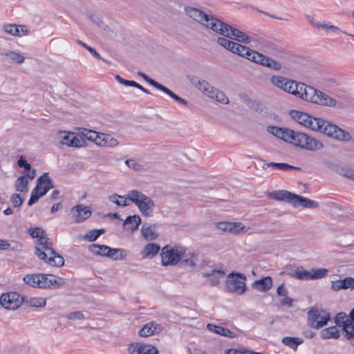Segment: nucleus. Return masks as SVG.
I'll list each match as a JSON object with an SVG mask.
<instances>
[{"label": "nucleus", "mask_w": 354, "mask_h": 354, "mask_svg": "<svg viewBox=\"0 0 354 354\" xmlns=\"http://www.w3.org/2000/svg\"><path fill=\"white\" fill-rule=\"evenodd\" d=\"M289 114L292 119L305 127L319 131L338 141L348 142L352 140V136L348 132L329 121L320 118H315L306 113L297 110H291Z\"/></svg>", "instance_id": "1"}, {"label": "nucleus", "mask_w": 354, "mask_h": 354, "mask_svg": "<svg viewBox=\"0 0 354 354\" xmlns=\"http://www.w3.org/2000/svg\"><path fill=\"white\" fill-rule=\"evenodd\" d=\"M28 233L37 238L35 255L50 266L60 267L64 263V258L53 248V243L46 232L41 227H30Z\"/></svg>", "instance_id": "2"}, {"label": "nucleus", "mask_w": 354, "mask_h": 354, "mask_svg": "<svg viewBox=\"0 0 354 354\" xmlns=\"http://www.w3.org/2000/svg\"><path fill=\"white\" fill-rule=\"evenodd\" d=\"M298 91L299 95L296 97L320 106L334 107L338 104L326 93L304 83H299Z\"/></svg>", "instance_id": "3"}, {"label": "nucleus", "mask_w": 354, "mask_h": 354, "mask_svg": "<svg viewBox=\"0 0 354 354\" xmlns=\"http://www.w3.org/2000/svg\"><path fill=\"white\" fill-rule=\"evenodd\" d=\"M128 199L134 203L143 216H152L155 203L153 201L138 190H131L128 192Z\"/></svg>", "instance_id": "4"}, {"label": "nucleus", "mask_w": 354, "mask_h": 354, "mask_svg": "<svg viewBox=\"0 0 354 354\" xmlns=\"http://www.w3.org/2000/svg\"><path fill=\"white\" fill-rule=\"evenodd\" d=\"M185 252L186 248L183 246L171 247L167 245L162 248V264L165 266L176 265Z\"/></svg>", "instance_id": "5"}, {"label": "nucleus", "mask_w": 354, "mask_h": 354, "mask_svg": "<svg viewBox=\"0 0 354 354\" xmlns=\"http://www.w3.org/2000/svg\"><path fill=\"white\" fill-rule=\"evenodd\" d=\"M54 185L53 181L48 176V173L43 174L37 180L36 187L31 192L30 198L28 201V205H32L37 203L39 198L44 196Z\"/></svg>", "instance_id": "6"}, {"label": "nucleus", "mask_w": 354, "mask_h": 354, "mask_svg": "<svg viewBox=\"0 0 354 354\" xmlns=\"http://www.w3.org/2000/svg\"><path fill=\"white\" fill-rule=\"evenodd\" d=\"M246 277L243 273L232 272L227 276L225 281L226 291L238 295L243 294L246 290Z\"/></svg>", "instance_id": "7"}, {"label": "nucleus", "mask_w": 354, "mask_h": 354, "mask_svg": "<svg viewBox=\"0 0 354 354\" xmlns=\"http://www.w3.org/2000/svg\"><path fill=\"white\" fill-rule=\"evenodd\" d=\"M291 144L310 151H317L323 148V144L318 140L304 133L297 131H295V135L292 138Z\"/></svg>", "instance_id": "8"}, {"label": "nucleus", "mask_w": 354, "mask_h": 354, "mask_svg": "<svg viewBox=\"0 0 354 354\" xmlns=\"http://www.w3.org/2000/svg\"><path fill=\"white\" fill-rule=\"evenodd\" d=\"M328 274V270L326 268H317L306 270L303 267H298L291 277L299 280H315L322 279Z\"/></svg>", "instance_id": "9"}, {"label": "nucleus", "mask_w": 354, "mask_h": 354, "mask_svg": "<svg viewBox=\"0 0 354 354\" xmlns=\"http://www.w3.org/2000/svg\"><path fill=\"white\" fill-rule=\"evenodd\" d=\"M270 81L274 86L288 93L295 96L299 95L298 91L299 83L294 80L282 76H272Z\"/></svg>", "instance_id": "10"}, {"label": "nucleus", "mask_w": 354, "mask_h": 354, "mask_svg": "<svg viewBox=\"0 0 354 354\" xmlns=\"http://www.w3.org/2000/svg\"><path fill=\"white\" fill-rule=\"evenodd\" d=\"M308 321L313 328H319L327 324L330 314L324 310L312 308L308 311Z\"/></svg>", "instance_id": "11"}, {"label": "nucleus", "mask_w": 354, "mask_h": 354, "mask_svg": "<svg viewBox=\"0 0 354 354\" xmlns=\"http://www.w3.org/2000/svg\"><path fill=\"white\" fill-rule=\"evenodd\" d=\"M24 301V299L23 297L17 292L3 293L0 297V304L6 309L15 310L18 308Z\"/></svg>", "instance_id": "12"}, {"label": "nucleus", "mask_w": 354, "mask_h": 354, "mask_svg": "<svg viewBox=\"0 0 354 354\" xmlns=\"http://www.w3.org/2000/svg\"><path fill=\"white\" fill-rule=\"evenodd\" d=\"M203 26L224 37L227 36V32L231 28L230 25L209 15Z\"/></svg>", "instance_id": "13"}, {"label": "nucleus", "mask_w": 354, "mask_h": 354, "mask_svg": "<svg viewBox=\"0 0 354 354\" xmlns=\"http://www.w3.org/2000/svg\"><path fill=\"white\" fill-rule=\"evenodd\" d=\"M242 102L250 109L255 111L262 115H268L269 114L268 109L259 100H252L248 98L246 95H240Z\"/></svg>", "instance_id": "14"}, {"label": "nucleus", "mask_w": 354, "mask_h": 354, "mask_svg": "<svg viewBox=\"0 0 354 354\" xmlns=\"http://www.w3.org/2000/svg\"><path fill=\"white\" fill-rule=\"evenodd\" d=\"M24 281L33 288H44V287L46 286L45 283H46V274H26L23 278Z\"/></svg>", "instance_id": "15"}, {"label": "nucleus", "mask_w": 354, "mask_h": 354, "mask_svg": "<svg viewBox=\"0 0 354 354\" xmlns=\"http://www.w3.org/2000/svg\"><path fill=\"white\" fill-rule=\"evenodd\" d=\"M76 223H82L91 217L92 213L88 207L77 205L71 209Z\"/></svg>", "instance_id": "16"}, {"label": "nucleus", "mask_w": 354, "mask_h": 354, "mask_svg": "<svg viewBox=\"0 0 354 354\" xmlns=\"http://www.w3.org/2000/svg\"><path fill=\"white\" fill-rule=\"evenodd\" d=\"M330 288L335 292L347 289L353 290L354 289V278L346 277L344 279L331 281Z\"/></svg>", "instance_id": "17"}, {"label": "nucleus", "mask_w": 354, "mask_h": 354, "mask_svg": "<svg viewBox=\"0 0 354 354\" xmlns=\"http://www.w3.org/2000/svg\"><path fill=\"white\" fill-rule=\"evenodd\" d=\"M185 12L187 15L202 25H204L205 22L207 21V19L209 16V15L202 10L191 6H185Z\"/></svg>", "instance_id": "18"}, {"label": "nucleus", "mask_w": 354, "mask_h": 354, "mask_svg": "<svg viewBox=\"0 0 354 354\" xmlns=\"http://www.w3.org/2000/svg\"><path fill=\"white\" fill-rule=\"evenodd\" d=\"M292 205L295 207L301 206L304 208H317L319 203L315 201L295 194Z\"/></svg>", "instance_id": "19"}, {"label": "nucleus", "mask_w": 354, "mask_h": 354, "mask_svg": "<svg viewBox=\"0 0 354 354\" xmlns=\"http://www.w3.org/2000/svg\"><path fill=\"white\" fill-rule=\"evenodd\" d=\"M227 36L225 37L230 38L238 41L239 42L249 44L251 41V38L241 30L235 28L231 26V28L227 32Z\"/></svg>", "instance_id": "20"}, {"label": "nucleus", "mask_w": 354, "mask_h": 354, "mask_svg": "<svg viewBox=\"0 0 354 354\" xmlns=\"http://www.w3.org/2000/svg\"><path fill=\"white\" fill-rule=\"evenodd\" d=\"M203 275L205 278L207 279L211 286H215L218 285L220 280L225 277L226 272L223 270L214 269L210 272H204Z\"/></svg>", "instance_id": "21"}, {"label": "nucleus", "mask_w": 354, "mask_h": 354, "mask_svg": "<svg viewBox=\"0 0 354 354\" xmlns=\"http://www.w3.org/2000/svg\"><path fill=\"white\" fill-rule=\"evenodd\" d=\"M216 227L218 229L225 231L230 232L233 233H239L241 231H243L245 226L241 223H232V222H218L216 224Z\"/></svg>", "instance_id": "22"}, {"label": "nucleus", "mask_w": 354, "mask_h": 354, "mask_svg": "<svg viewBox=\"0 0 354 354\" xmlns=\"http://www.w3.org/2000/svg\"><path fill=\"white\" fill-rule=\"evenodd\" d=\"M141 234L147 241H153L158 238L157 226L156 224L144 223L141 228Z\"/></svg>", "instance_id": "23"}, {"label": "nucleus", "mask_w": 354, "mask_h": 354, "mask_svg": "<svg viewBox=\"0 0 354 354\" xmlns=\"http://www.w3.org/2000/svg\"><path fill=\"white\" fill-rule=\"evenodd\" d=\"M294 195L295 194H292L288 191L279 190L270 192L269 196L272 199L279 201H286L292 205Z\"/></svg>", "instance_id": "24"}, {"label": "nucleus", "mask_w": 354, "mask_h": 354, "mask_svg": "<svg viewBox=\"0 0 354 354\" xmlns=\"http://www.w3.org/2000/svg\"><path fill=\"white\" fill-rule=\"evenodd\" d=\"M3 30L11 35L18 37H21L28 33L27 28L24 25L6 24L3 26Z\"/></svg>", "instance_id": "25"}, {"label": "nucleus", "mask_w": 354, "mask_h": 354, "mask_svg": "<svg viewBox=\"0 0 354 354\" xmlns=\"http://www.w3.org/2000/svg\"><path fill=\"white\" fill-rule=\"evenodd\" d=\"M162 329L161 325L156 324L153 322L145 325L139 331V335L142 337H148L154 333H159Z\"/></svg>", "instance_id": "26"}, {"label": "nucleus", "mask_w": 354, "mask_h": 354, "mask_svg": "<svg viewBox=\"0 0 354 354\" xmlns=\"http://www.w3.org/2000/svg\"><path fill=\"white\" fill-rule=\"evenodd\" d=\"M252 286L259 291L266 292L272 286V279L270 277H263L254 281Z\"/></svg>", "instance_id": "27"}, {"label": "nucleus", "mask_w": 354, "mask_h": 354, "mask_svg": "<svg viewBox=\"0 0 354 354\" xmlns=\"http://www.w3.org/2000/svg\"><path fill=\"white\" fill-rule=\"evenodd\" d=\"M141 223V218L138 215L129 216L124 221V227L126 230L134 232L138 229Z\"/></svg>", "instance_id": "28"}, {"label": "nucleus", "mask_w": 354, "mask_h": 354, "mask_svg": "<svg viewBox=\"0 0 354 354\" xmlns=\"http://www.w3.org/2000/svg\"><path fill=\"white\" fill-rule=\"evenodd\" d=\"M207 328L209 331L214 332L216 334L228 337L230 338H234L236 337V335L234 332L231 331L230 329L227 328H224L221 326H217L212 324H208L207 325Z\"/></svg>", "instance_id": "29"}, {"label": "nucleus", "mask_w": 354, "mask_h": 354, "mask_svg": "<svg viewBox=\"0 0 354 354\" xmlns=\"http://www.w3.org/2000/svg\"><path fill=\"white\" fill-rule=\"evenodd\" d=\"M46 286L44 288H59L65 283V281L63 278L59 277H55L53 275L46 274Z\"/></svg>", "instance_id": "30"}, {"label": "nucleus", "mask_w": 354, "mask_h": 354, "mask_svg": "<svg viewBox=\"0 0 354 354\" xmlns=\"http://www.w3.org/2000/svg\"><path fill=\"white\" fill-rule=\"evenodd\" d=\"M109 250V252L106 254V257L115 261L124 259L127 254L124 249L110 248Z\"/></svg>", "instance_id": "31"}, {"label": "nucleus", "mask_w": 354, "mask_h": 354, "mask_svg": "<svg viewBox=\"0 0 354 354\" xmlns=\"http://www.w3.org/2000/svg\"><path fill=\"white\" fill-rule=\"evenodd\" d=\"M160 247L153 243H147L143 250L144 257L152 258L155 257L160 251Z\"/></svg>", "instance_id": "32"}, {"label": "nucleus", "mask_w": 354, "mask_h": 354, "mask_svg": "<svg viewBox=\"0 0 354 354\" xmlns=\"http://www.w3.org/2000/svg\"><path fill=\"white\" fill-rule=\"evenodd\" d=\"M261 65L274 71H280L282 68V65L280 62L266 55H264Z\"/></svg>", "instance_id": "33"}, {"label": "nucleus", "mask_w": 354, "mask_h": 354, "mask_svg": "<svg viewBox=\"0 0 354 354\" xmlns=\"http://www.w3.org/2000/svg\"><path fill=\"white\" fill-rule=\"evenodd\" d=\"M88 249L95 255L106 257L110 248L105 245L91 244L89 245Z\"/></svg>", "instance_id": "34"}, {"label": "nucleus", "mask_w": 354, "mask_h": 354, "mask_svg": "<svg viewBox=\"0 0 354 354\" xmlns=\"http://www.w3.org/2000/svg\"><path fill=\"white\" fill-rule=\"evenodd\" d=\"M320 335L323 339H337L339 337V332L336 326H330L323 329Z\"/></svg>", "instance_id": "35"}, {"label": "nucleus", "mask_w": 354, "mask_h": 354, "mask_svg": "<svg viewBox=\"0 0 354 354\" xmlns=\"http://www.w3.org/2000/svg\"><path fill=\"white\" fill-rule=\"evenodd\" d=\"M248 51L245 55L244 57L258 64H261L263 58L265 55L260 53L257 51L253 50L248 48Z\"/></svg>", "instance_id": "36"}, {"label": "nucleus", "mask_w": 354, "mask_h": 354, "mask_svg": "<svg viewBox=\"0 0 354 354\" xmlns=\"http://www.w3.org/2000/svg\"><path fill=\"white\" fill-rule=\"evenodd\" d=\"M304 340L299 337H285L282 339V343L290 348L296 350L299 345L303 343Z\"/></svg>", "instance_id": "37"}, {"label": "nucleus", "mask_w": 354, "mask_h": 354, "mask_svg": "<svg viewBox=\"0 0 354 354\" xmlns=\"http://www.w3.org/2000/svg\"><path fill=\"white\" fill-rule=\"evenodd\" d=\"M278 138H280L287 142L291 143L295 131L289 129L281 128V129L277 130Z\"/></svg>", "instance_id": "38"}, {"label": "nucleus", "mask_w": 354, "mask_h": 354, "mask_svg": "<svg viewBox=\"0 0 354 354\" xmlns=\"http://www.w3.org/2000/svg\"><path fill=\"white\" fill-rule=\"evenodd\" d=\"M109 200L118 206L126 207L129 205V203L127 201V200H129L128 195L126 197L125 196L114 194L109 196Z\"/></svg>", "instance_id": "39"}, {"label": "nucleus", "mask_w": 354, "mask_h": 354, "mask_svg": "<svg viewBox=\"0 0 354 354\" xmlns=\"http://www.w3.org/2000/svg\"><path fill=\"white\" fill-rule=\"evenodd\" d=\"M28 184L27 176H21L15 181V189L17 192H26L28 190Z\"/></svg>", "instance_id": "40"}, {"label": "nucleus", "mask_w": 354, "mask_h": 354, "mask_svg": "<svg viewBox=\"0 0 354 354\" xmlns=\"http://www.w3.org/2000/svg\"><path fill=\"white\" fill-rule=\"evenodd\" d=\"M187 80L192 85L202 91V88L204 86H209V83L205 80H200L198 77L194 75H187Z\"/></svg>", "instance_id": "41"}, {"label": "nucleus", "mask_w": 354, "mask_h": 354, "mask_svg": "<svg viewBox=\"0 0 354 354\" xmlns=\"http://www.w3.org/2000/svg\"><path fill=\"white\" fill-rule=\"evenodd\" d=\"M1 55L7 57L8 59L15 62L17 64H22L25 59L23 55L15 51H8L6 53H2Z\"/></svg>", "instance_id": "42"}, {"label": "nucleus", "mask_w": 354, "mask_h": 354, "mask_svg": "<svg viewBox=\"0 0 354 354\" xmlns=\"http://www.w3.org/2000/svg\"><path fill=\"white\" fill-rule=\"evenodd\" d=\"M26 303L31 307H44L46 304V299L44 297H31L26 301Z\"/></svg>", "instance_id": "43"}, {"label": "nucleus", "mask_w": 354, "mask_h": 354, "mask_svg": "<svg viewBox=\"0 0 354 354\" xmlns=\"http://www.w3.org/2000/svg\"><path fill=\"white\" fill-rule=\"evenodd\" d=\"M161 91L164 92L165 93L167 94L169 96H170L172 99H174L175 101H176L178 103L182 104V105H187L188 102L183 99L182 97H179L176 94H175L172 91L169 89L165 86H162L160 88Z\"/></svg>", "instance_id": "44"}, {"label": "nucleus", "mask_w": 354, "mask_h": 354, "mask_svg": "<svg viewBox=\"0 0 354 354\" xmlns=\"http://www.w3.org/2000/svg\"><path fill=\"white\" fill-rule=\"evenodd\" d=\"M105 232L104 229L92 230L88 231L84 236V239L90 242L95 241L97 238L103 234Z\"/></svg>", "instance_id": "45"}, {"label": "nucleus", "mask_w": 354, "mask_h": 354, "mask_svg": "<svg viewBox=\"0 0 354 354\" xmlns=\"http://www.w3.org/2000/svg\"><path fill=\"white\" fill-rule=\"evenodd\" d=\"M315 28H324L326 30L331 31L335 34H339V33L343 32V31L340 28L332 25L330 22L324 23V24H322V23L316 24ZM344 33L346 34L345 32H344Z\"/></svg>", "instance_id": "46"}, {"label": "nucleus", "mask_w": 354, "mask_h": 354, "mask_svg": "<svg viewBox=\"0 0 354 354\" xmlns=\"http://www.w3.org/2000/svg\"><path fill=\"white\" fill-rule=\"evenodd\" d=\"M335 322L337 326L342 327V328H343L344 325L351 322V321L349 320L348 316L345 313L341 312L337 314L335 319Z\"/></svg>", "instance_id": "47"}, {"label": "nucleus", "mask_w": 354, "mask_h": 354, "mask_svg": "<svg viewBox=\"0 0 354 354\" xmlns=\"http://www.w3.org/2000/svg\"><path fill=\"white\" fill-rule=\"evenodd\" d=\"M231 52L244 57V56L247 53V52H249V51H248V47H246V46L241 45L239 43L234 42V45H233V48H232Z\"/></svg>", "instance_id": "48"}, {"label": "nucleus", "mask_w": 354, "mask_h": 354, "mask_svg": "<svg viewBox=\"0 0 354 354\" xmlns=\"http://www.w3.org/2000/svg\"><path fill=\"white\" fill-rule=\"evenodd\" d=\"M73 132H66V131H61L59 133V136L60 138V142L62 145H67L70 147V140H72L73 137Z\"/></svg>", "instance_id": "49"}, {"label": "nucleus", "mask_w": 354, "mask_h": 354, "mask_svg": "<svg viewBox=\"0 0 354 354\" xmlns=\"http://www.w3.org/2000/svg\"><path fill=\"white\" fill-rule=\"evenodd\" d=\"M102 139L104 142H102V146L109 147H115L118 145V141L111 137L109 134H106V136H102Z\"/></svg>", "instance_id": "50"}, {"label": "nucleus", "mask_w": 354, "mask_h": 354, "mask_svg": "<svg viewBox=\"0 0 354 354\" xmlns=\"http://www.w3.org/2000/svg\"><path fill=\"white\" fill-rule=\"evenodd\" d=\"M138 75L141 77L147 83H149L150 85H151L152 86H153L154 88H157L158 90H160V88L163 86L161 84L158 83V82L155 81L154 80L151 79V77H149V76H147L146 74H145L142 72L138 71Z\"/></svg>", "instance_id": "51"}, {"label": "nucleus", "mask_w": 354, "mask_h": 354, "mask_svg": "<svg viewBox=\"0 0 354 354\" xmlns=\"http://www.w3.org/2000/svg\"><path fill=\"white\" fill-rule=\"evenodd\" d=\"M140 354H158V351L156 347L150 344H140Z\"/></svg>", "instance_id": "52"}, {"label": "nucleus", "mask_w": 354, "mask_h": 354, "mask_svg": "<svg viewBox=\"0 0 354 354\" xmlns=\"http://www.w3.org/2000/svg\"><path fill=\"white\" fill-rule=\"evenodd\" d=\"M217 43L223 48L230 51L233 48V45H234V41H230L225 37H218Z\"/></svg>", "instance_id": "53"}, {"label": "nucleus", "mask_w": 354, "mask_h": 354, "mask_svg": "<svg viewBox=\"0 0 354 354\" xmlns=\"http://www.w3.org/2000/svg\"><path fill=\"white\" fill-rule=\"evenodd\" d=\"M218 91V89L213 87L209 84V86H204L202 88V92L205 93L206 95H207L209 97H211L212 99L216 98V91Z\"/></svg>", "instance_id": "54"}, {"label": "nucleus", "mask_w": 354, "mask_h": 354, "mask_svg": "<svg viewBox=\"0 0 354 354\" xmlns=\"http://www.w3.org/2000/svg\"><path fill=\"white\" fill-rule=\"evenodd\" d=\"M84 144V140L81 138L78 137L74 133L72 140H70V147H80Z\"/></svg>", "instance_id": "55"}, {"label": "nucleus", "mask_w": 354, "mask_h": 354, "mask_svg": "<svg viewBox=\"0 0 354 354\" xmlns=\"http://www.w3.org/2000/svg\"><path fill=\"white\" fill-rule=\"evenodd\" d=\"M339 172L341 175L354 181V169L346 167H342L339 169Z\"/></svg>", "instance_id": "56"}, {"label": "nucleus", "mask_w": 354, "mask_h": 354, "mask_svg": "<svg viewBox=\"0 0 354 354\" xmlns=\"http://www.w3.org/2000/svg\"><path fill=\"white\" fill-rule=\"evenodd\" d=\"M276 168L281 169V170H283V171H287V170H290V169H295L297 171L301 170V167H295V166H292L288 163H284V162H277Z\"/></svg>", "instance_id": "57"}, {"label": "nucleus", "mask_w": 354, "mask_h": 354, "mask_svg": "<svg viewBox=\"0 0 354 354\" xmlns=\"http://www.w3.org/2000/svg\"><path fill=\"white\" fill-rule=\"evenodd\" d=\"M64 317L71 320H80L84 319V315L80 311L72 312Z\"/></svg>", "instance_id": "58"}, {"label": "nucleus", "mask_w": 354, "mask_h": 354, "mask_svg": "<svg viewBox=\"0 0 354 354\" xmlns=\"http://www.w3.org/2000/svg\"><path fill=\"white\" fill-rule=\"evenodd\" d=\"M11 201L15 207H19L22 205L24 200L19 194H13L11 196Z\"/></svg>", "instance_id": "59"}, {"label": "nucleus", "mask_w": 354, "mask_h": 354, "mask_svg": "<svg viewBox=\"0 0 354 354\" xmlns=\"http://www.w3.org/2000/svg\"><path fill=\"white\" fill-rule=\"evenodd\" d=\"M215 99L221 104H229L228 98L226 97L225 94L220 90L218 91H216V95Z\"/></svg>", "instance_id": "60"}, {"label": "nucleus", "mask_w": 354, "mask_h": 354, "mask_svg": "<svg viewBox=\"0 0 354 354\" xmlns=\"http://www.w3.org/2000/svg\"><path fill=\"white\" fill-rule=\"evenodd\" d=\"M82 134L88 140L95 142L97 138L98 133L95 131L85 129Z\"/></svg>", "instance_id": "61"}, {"label": "nucleus", "mask_w": 354, "mask_h": 354, "mask_svg": "<svg viewBox=\"0 0 354 354\" xmlns=\"http://www.w3.org/2000/svg\"><path fill=\"white\" fill-rule=\"evenodd\" d=\"M89 18L94 24L104 30H106L108 28V26H105L102 21L95 15H90Z\"/></svg>", "instance_id": "62"}, {"label": "nucleus", "mask_w": 354, "mask_h": 354, "mask_svg": "<svg viewBox=\"0 0 354 354\" xmlns=\"http://www.w3.org/2000/svg\"><path fill=\"white\" fill-rule=\"evenodd\" d=\"M17 165L19 167H23L26 171H30L31 169L30 164H29L23 156H21L17 160Z\"/></svg>", "instance_id": "63"}, {"label": "nucleus", "mask_w": 354, "mask_h": 354, "mask_svg": "<svg viewBox=\"0 0 354 354\" xmlns=\"http://www.w3.org/2000/svg\"><path fill=\"white\" fill-rule=\"evenodd\" d=\"M128 350L131 354H140V344L136 343L129 344Z\"/></svg>", "instance_id": "64"}]
</instances>
